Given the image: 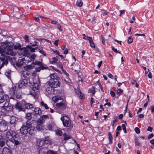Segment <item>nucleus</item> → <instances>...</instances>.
Returning <instances> with one entry per match:
<instances>
[{
    "instance_id": "nucleus-1",
    "label": "nucleus",
    "mask_w": 154,
    "mask_h": 154,
    "mask_svg": "<svg viewBox=\"0 0 154 154\" xmlns=\"http://www.w3.org/2000/svg\"><path fill=\"white\" fill-rule=\"evenodd\" d=\"M0 53L2 57H0V68H2L4 65H7L8 63L9 57L6 55V54L13 56H15L16 54V53L13 51V47L9 45L6 46L3 52H0Z\"/></svg>"
},
{
    "instance_id": "nucleus-2",
    "label": "nucleus",
    "mask_w": 154,
    "mask_h": 154,
    "mask_svg": "<svg viewBox=\"0 0 154 154\" xmlns=\"http://www.w3.org/2000/svg\"><path fill=\"white\" fill-rule=\"evenodd\" d=\"M52 99L55 102H58L56 104L57 109L62 111L66 109V105L65 101L62 100L61 97L58 96L54 97Z\"/></svg>"
},
{
    "instance_id": "nucleus-3",
    "label": "nucleus",
    "mask_w": 154,
    "mask_h": 154,
    "mask_svg": "<svg viewBox=\"0 0 154 154\" xmlns=\"http://www.w3.org/2000/svg\"><path fill=\"white\" fill-rule=\"evenodd\" d=\"M27 46L26 48H21V46L19 44H17L14 46V49H19L20 52L19 53V55L20 56H27L29 57V48H27Z\"/></svg>"
},
{
    "instance_id": "nucleus-4",
    "label": "nucleus",
    "mask_w": 154,
    "mask_h": 154,
    "mask_svg": "<svg viewBox=\"0 0 154 154\" xmlns=\"http://www.w3.org/2000/svg\"><path fill=\"white\" fill-rule=\"evenodd\" d=\"M61 120L63 122V125L64 127H73V125L71 123V121L70 119L66 116H63L60 118Z\"/></svg>"
},
{
    "instance_id": "nucleus-5",
    "label": "nucleus",
    "mask_w": 154,
    "mask_h": 154,
    "mask_svg": "<svg viewBox=\"0 0 154 154\" xmlns=\"http://www.w3.org/2000/svg\"><path fill=\"white\" fill-rule=\"evenodd\" d=\"M1 114L2 115L5 114L4 112L5 111H11L13 109V106L11 104L9 103L8 102H7L4 105L2 106Z\"/></svg>"
},
{
    "instance_id": "nucleus-6",
    "label": "nucleus",
    "mask_w": 154,
    "mask_h": 154,
    "mask_svg": "<svg viewBox=\"0 0 154 154\" xmlns=\"http://www.w3.org/2000/svg\"><path fill=\"white\" fill-rule=\"evenodd\" d=\"M16 87H14L12 88L11 93V98L15 99V98L19 99L21 98V93L20 92L17 91L15 92Z\"/></svg>"
},
{
    "instance_id": "nucleus-7",
    "label": "nucleus",
    "mask_w": 154,
    "mask_h": 154,
    "mask_svg": "<svg viewBox=\"0 0 154 154\" xmlns=\"http://www.w3.org/2000/svg\"><path fill=\"white\" fill-rule=\"evenodd\" d=\"M33 63L34 64L37 65L38 66H39V67L35 68V71L37 72L40 71L41 69H47V66L43 63L41 62L35 61L33 62Z\"/></svg>"
},
{
    "instance_id": "nucleus-8",
    "label": "nucleus",
    "mask_w": 154,
    "mask_h": 154,
    "mask_svg": "<svg viewBox=\"0 0 154 154\" xmlns=\"http://www.w3.org/2000/svg\"><path fill=\"white\" fill-rule=\"evenodd\" d=\"M27 48H29L30 52H33L36 51H38L40 53H42L44 56H46V54L45 52L42 50V47L40 46L36 47L34 48H31L30 46L27 45Z\"/></svg>"
},
{
    "instance_id": "nucleus-9",
    "label": "nucleus",
    "mask_w": 154,
    "mask_h": 154,
    "mask_svg": "<svg viewBox=\"0 0 154 154\" xmlns=\"http://www.w3.org/2000/svg\"><path fill=\"white\" fill-rule=\"evenodd\" d=\"M23 68V70L21 71V73L23 76L25 78H26L27 76L29 75L27 71L32 68V66L31 65H27L24 66Z\"/></svg>"
},
{
    "instance_id": "nucleus-10",
    "label": "nucleus",
    "mask_w": 154,
    "mask_h": 154,
    "mask_svg": "<svg viewBox=\"0 0 154 154\" xmlns=\"http://www.w3.org/2000/svg\"><path fill=\"white\" fill-rule=\"evenodd\" d=\"M8 128L7 122L3 119L0 122V131L4 132Z\"/></svg>"
},
{
    "instance_id": "nucleus-11",
    "label": "nucleus",
    "mask_w": 154,
    "mask_h": 154,
    "mask_svg": "<svg viewBox=\"0 0 154 154\" xmlns=\"http://www.w3.org/2000/svg\"><path fill=\"white\" fill-rule=\"evenodd\" d=\"M26 102L24 101H22V102H17L15 105L16 109L18 110L19 111H22L24 110L23 107L25 106Z\"/></svg>"
},
{
    "instance_id": "nucleus-12",
    "label": "nucleus",
    "mask_w": 154,
    "mask_h": 154,
    "mask_svg": "<svg viewBox=\"0 0 154 154\" xmlns=\"http://www.w3.org/2000/svg\"><path fill=\"white\" fill-rule=\"evenodd\" d=\"M59 80H55L54 81H49V85L52 88H56L59 86L60 82L58 81Z\"/></svg>"
},
{
    "instance_id": "nucleus-13",
    "label": "nucleus",
    "mask_w": 154,
    "mask_h": 154,
    "mask_svg": "<svg viewBox=\"0 0 154 154\" xmlns=\"http://www.w3.org/2000/svg\"><path fill=\"white\" fill-rule=\"evenodd\" d=\"M27 85V81L25 79L20 80L18 83V85L19 88H24Z\"/></svg>"
},
{
    "instance_id": "nucleus-14",
    "label": "nucleus",
    "mask_w": 154,
    "mask_h": 154,
    "mask_svg": "<svg viewBox=\"0 0 154 154\" xmlns=\"http://www.w3.org/2000/svg\"><path fill=\"white\" fill-rule=\"evenodd\" d=\"M0 99V104H2V106L4 105L7 102H8V100L9 97L8 95H5L4 97H1Z\"/></svg>"
},
{
    "instance_id": "nucleus-15",
    "label": "nucleus",
    "mask_w": 154,
    "mask_h": 154,
    "mask_svg": "<svg viewBox=\"0 0 154 154\" xmlns=\"http://www.w3.org/2000/svg\"><path fill=\"white\" fill-rule=\"evenodd\" d=\"M28 129L26 125H23L20 129V132L24 135L26 134L28 132Z\"/></svg>"
},
{
    "instance_id": "nucleus-16",
    "label": "nucleus",
    "mask_w": 154,
    "mask_h": 154,
    "mask_svg": "<svg viewBox=\"0 0 154 154\" xmlns=\"http://www.w3.org/2000/svg\"><path fill=\"white\" fill-rule=\"evenodd\" d=\"M8 141V140L6 137L1 136L0 137V146L2 147H3Z\"/></svg>"
},
{
    "instance_id": "nucleus-17",
    "label": "nucleus",
    "mask_w": 154,
    "mask_h": 154,
    "mask_svg": "<svg viewBox=\"0 0 154 154\" xmlns=\"http://www.w3.org/2000/svg\"><path fill=\"white\" fill-rule=\"evenodd\" d=\"M50 79L49 81H54L55 80H59V77L57 75L56 73H53L50 75Z\"/></svg>"
},
{
    "instance_id": "nucleus-18",
    "label": "nucleus",
    "mask_w": 154,
    "mask_h": 154,
    "mask_svg": "<svg viewBox=\"0 0 154 154\" xmlns=\"http://www.w3.org/2000/svg\"><path fill=\"white\" fill-rule=\"evenodd\" d=\"M2 153V154H12L11 149L6 147L3 148Z\"/></svg>"
},
{
    "instance_id": "nucleus-19",
    "label": "nucleus",
    "mask_w": 154,
    "mask_h": 154,
    "mask_svg": "<svg viewBox=\"0 0 154 154\" xmlns=\"http://www.w3.org/2000/svg\"><path fill=\"white\" fill-rule=\"evenodd\" d=\"M25 59L24 58H21L18 60L17 62L16 63L17 66L20 67L23 66L24 63Z\"/></svg>"
},
{
    "instance_id": "nucleus-20",
    "label": "nucleus",
    "mask_w": 154,
    "mask_h": 154,
    "mask_svg": "<svg viewBox=\"0 0 154 154\" xmlns=\"http://www.w3.org/2000/svg\"><path fill=\"white\" fill-rule=\"evenodd\" d=\"M6 138L8 140V141H11V140H13V137L12 136L11 134V131H8L6 133Z\"/></svg>"
},
{
    "instance_id": "nucleus-21",
    "label": "nucleus",
    "mask_w": 154,
    "mask_h": 154,
    "mask_svg": "<svg viewBox=\"0 0 154 154\" xmlns=\"http://www.w3.org/2000/svg\"><path fill=\"white\" fill-rule=\"evenodd\" d=\"M39 154H48L47 148L45 147L40 149L38 151Z\"/></svg>"
},
{
    "instance_id": "nucleus-22",
    "label": "nucleus",
    "mask_w": 154,
    "mask_h": 154,
    "mask_svg": "<svg viewBox=\"0 0 154 154\" xmlns=\"http://www.w3.org/2000/svg\"><path fill=\"white\" fill-rule=\"evenodd\" d=\"M44 140L41 139H37L36 145L38 147H41L44 145Z\"/></svg>"
},
{
    "instance_id": "nucleus-23",
    "label": "nucleus",
    "mask_w": 154,
    "mask_h": 154,
    "mask_svg": "<svg viewBox=\"0 0 154 154\" xmlns=\"http://www.w3.org/2000/svg\"><path fill=\"white\" fill-rule=\"evenodd\" d=\"M20 137L13 139V140H11V141L14 143L15 145H18L20 143Z\"/></svg>"
},
{
    "instance_id": "nucleus-24",
    "label": "nucleus",
    "mask_w": 154,
    "mask_h": 154,
    "mask_svg": "<svg viewBox=\"0 0 154 154\" xmlns=\"http://www.w3.org/2000/svg\"><path fill=\"white\" fill-rule=\"evenodd\" d=\"M64 137L63 140H67L72 138L71 136L70 135L67 134L66 133H65L63 135Z\"/></svg>"
},
{
    "instance_id": "nucleus-25",
    "label": "nucleus",
    "mask_w": 154,
    "mask_h": 154,
    "mask_svg": "<svg viewBox=\"0 0 154 154\" xmlns=\"http://www.w3.org/2000/svg\"><path fill=\"white\" fill-rule=\"evenodd\" d=\"M39 88V85L38 83H34L32 88V90L34 91H38Z\"/></svg>"
},
{
    "instance_id": "nucleus-26",
    "label": "nucleus",
    "mask_w": 154,
    "mask_h": 154,
    "mask_svg": "<svg viewBox=\"0 0 154 154\" xmlns=\"http://www.w3.org/2000/svg\"><path fill=\"white\" fill-rule=\"evenodd\" d=\"M34 105L30 103H25V107L26 109H31L34 107Z\"/></svg>"
},
{
    "instance_id": "nucleus-27",
    "label": "nucleus",
    "mask_w": 154,
    "mask_h": 154,
    "mask_svg": "<svg viewBox=\"0 0 154 154\" xmlns=\"http://www.w3.org/2000/svg\"><path fill=\"white\" fill-rule=\"evenodd\" d=\"M34 112L35 114L40 115L42 112L41 110L40 109L38 108H36L34 109Z\"/></svg>"
},
{
    "instance_id": "nucleus-28",
    "label": "nucleus",
    "mask_w": 154,
    "mask_h": 154,
    "mask_svg": "<svg viewBox=\"0 0 154 154\" xmlns=\"http://www.w3.org/2000/svg\"><path fill=\"white\" fill-rule=\"evenodd\" d=\"M52 60L50 61V64H55L56 63H57V61L58 60L57 58L56 57H52Z\"/></svg>"
},
{
    "instance_id": "nucleus-29",
    "label": "nucleus",
    "mask_w": 154,
    "mask_h": 154,
    "mask_svg": "<svg viewBox=\"0 0 154 154\" xmlns=\"http://www.w3.org/2000/svg\"><path fill=\"white\" fill-rule=\"evenodd\" d=\"M13 139L20 137L19 135L15 131H11Z\"/></svg>"
},
{
    "instance_id": "nucleus-30",
    "label": "nucleus",
    "mask_w": 154,
    "mask_h": 154,
    "mask_svg": "<svg viewBox=\"0 0 154 154\" xmlns=\"http://www.w3.org/2000/svg\"><path fill=\"white\" fill-rule=\"evenodd\" d=\"M108 136L109 144H111L112 143V140L113 139V137L110 132H109L108 133Z\"/></svg>"
},
{
    "instance_id": "nucleus-31",
    "label": "nucleus",
    "mask_w": 154,
    "mask_h": 154,
    "mask_svg": "<svg viewBox=\"0 0 154 154\" xmlns=\"http://www.w3.org/2000/svg\"><path fill=\"white\" fill-rule=\"evenodd\" d=\"M32 123L29 120H27L26 122V127L28 129L32 127Z\"/></svg>"
},
{
    "instance_id": "nucleus-32",
    "label": "nucleus",
    "mask_w": 154,
    "mask_h": 154,
    "mask_svg": "<svg viewBox=\"0 0 154 154\" xmlns=\"http://www.w3.org/2000/svg\"><path fill=\"white\" fill-rule=\"evenodd\" d=\"M6 46L5 45H0V52H3L4 49L6 48Z\"/></svg>"
},
{
    "instance_id": "nucleus-33",
    "label": "nucleus",
    "mask_w": 154,
    "mask_h": 154,
    "mask_svg": "<svg viewBox=\"0 0 154 154\" xmlns=\"http://www.w3.org/2000/svg\"><path fill=\"white\" fill-rule=\"evenodd\" d=\"M76 5L79 7H81L83 5V3L82 0H77L76 3Z\"/></svg>"
},
{
    "instance_id": "nucleus-34",
    "label": "nucleus",
    "mask_w": 154,
    "mask_h": 154,
    "mask_svg": "<svg viewBox=\"0 0 154 154\" xmlns=\"http://www.w3.org/2000/svg\"><path fill=\"white\" fill-rule=\"evenodd\" d=\"M11 71H8L5 72V75L10 79H11Z\"/></svg>"
},
{
    "instance_id": "nucleus-35",
    "label": "nucleus",
    "mask_w": 154,
    "mask_h": 154,
    "mask_svg": "<svg viewBox=\"0 0 154 154\" xmlns=\"http://www.w3.org/2000/svg\"><path fill=\"white\" fill-rule=\"evenodd\" d=\"M38 91H34V92H31V94L34 97V98L37 99L38 98V95L36 93V92Z\"/></svg>"
},
{
    "instance_id": "nucleus-36",
    "label": "nucleus",
    "mask_w": 154,
    "mask_h": 154,
    "mask_svg": "<svg viewBox=\"0 0 154 154\" xmlns=\"http://www.w3.org/2000/svg\"><path fill=\"white\" fill-rule=\"evenodd\" d=\"M90 46L92 48H94L95 47V45L92 40V38L89 41Z\"/></svg>"
},
{
    "instance_id": "nucleus-37",
    "label": "nucleus",
    "mask_w": 154,
    "mask_h": 154,
    "mask_svg": "<svg viewBox=\"0 0 154 154\" xmlns=\"http://www.w3.org/2000/svg\"><path fill=\"white\" fill-rule=\"evenodd\" d=\"M36 128L38 131H40L42 129V125L41 124H38L36 127Z\"/></svg>"
},
{
    "instance_id": "nucleus-38",
    "label": "nucleus",
    "mask_w": 154,
    "mask_h": 154,
    "mask_svg": "<svg viewBox=\"0 0 154 154\" xmlns=\"http://www.w3.org/2000/svg\"><path fill=\"white\" fill-rule=\"evenodd\" d=\"M56 64L57 67L60 69H61L63 67V65L61 62L59 61Z\"/></svg>"
},
{
    "instance_id": "nucleus-39",
    "label": "nucleus",
    "mask_w": 154,
    "mask_h": 154,
    "mask_svg": "<svg viewBox=\"0 0 154 154\" xmlns=\"http://www.w3.org/2000/svg\"><path fill=\"white\" fill-rule=\"evenodd\" d=\"M5 95H7L6 94H5V92L3 90L1 89L0 90V97H4Z\"/></svg>"
},
{
    "instance_id": "nucleus-40",
    "label": "nucleus",
    "mask_w": 154,
    "mask_h": 154,
    "mask_svg": "<svg viewBox=\"0 0 154 154\" xmlns=\"http://www.w3.org/2000/svg\"><path fill=\"white\" fill-rule=\"evenodd\" d=\"M95 88L93 86H92V88L89 89L88 91L90 93H92L93 95L95 92Z\"/></svg>"
},
{
    "instance_id": "nucleus-41",
    "label": "nucleus",
    "mask_w": 154,
    "mask_h": 154,
    "mask_svg": "<svg viewBox=\"0 0 154 154\" xmlns=\"http://www.w3.org/2000/svg\"><path fill=\"white\" fill-rule=\"evenodd\" d=\"M82 35L83 36V39H88L89 41L92 38L91 37H88L86 36L84 34H83Z\"/></svg>"
},
{
    "instance_id": "nucleus-42",
    "label": "nucleus",
    "mask_w": 154,
    "mask_h": 154,
    "mask_svg": "<svg viewBox=\"0 0 154 154\" xmlns=\"http://www.w3.org/2000/svg\"><path fill=\"white\" fill-rule=\"evenodd\" d=\"M112 50L115 53L119 54H121V51H117L116 49L114 47L112 46H111Z\"/></svg>"
},
{
    "instance_id": "nucleus-43",
    "label": "nucleus",
    "mask_w": 154,
    "mask_h": 154,
    "mask_svg": "<svg viewBox=\"0 0 154 154\" xmlns=\"http://www.w3.org/2000/svg\"><path fill=\"white\" fill-rule=\"evenodd\" d=\"M41 105L44 107L46 109H48V105L44 103L43 101H41L40 103Z\"/></svg>"
},
{
    "instance_id": "nucleus-44",
    "label": "nucleus",
    "mask_w": 154,
    "mask_h": 154,
    "mask_svg": "<svg viewBox=\"0 0 154 154\" xmlns=\"http://www.w3.org/2000/svg\"><path fill=\"white\" fill-rule=\"evenodd\" d=\"M45 122L44 119H40L38 120V123H39V124H42L44 123Z\"/></svg>"
},
{
    "instance_id": "nucleus-45",
    "label": "nucleus",
    "mask_w": 154,
    "mask_h": 154,
    "mask_svg": "<svg viewBox=\"0 0 154 154\" xmlns=\"http://www.w3.org/2000/svg\"><path fill=\"white\" fill-rule=\"evenodd\" d=\"M26 118L28 120H30L32 118L31 114L30 113H28L26 115Z\"/></svg>"
},
{
    "instance_id": "nucleus-46",
    "label": "nucleus",
    "mask_w": 154,
    "mask_h": 154,
    "mask_svg": "<svg viewBox=\"0 0 154 154\" xmlns=\"http://www.w3.org/2000/svg\"><path fill=\"white\" fill-rule=\"evenodd\" d=\"M37 43L36 42H34L33 43H31L30 45H28V46H30L31 48H32V46H37V47H39V46L37 45Z\"/></svg>"
},
{
    "instance_id": "nucleus-47",
    "label": "nucleus",
    "mask_w": 154,
    "mask_h": 154,
    "mask_svg": "<svg viewBox=\"0 0 154 154\" xmlns=\"http://www.w3.org/2000/svg\"><path fill=\"white\" fill-rule=\"evenodd\" d=\"M133 41V39L131 36H130L128 38V44L131 43Z\"/></svg>"
},
{
    "instance_id": "nucleus-48",
    "label": "nucleus",
    "mask_w": 154,
    "mask_h": 154,
    "mask_svg": "<svg viewBox=\"0 0 154 154\" xmlns=\"http://www.w3.org/2000/svg\"><path fill=\"white\" fill-rule=\"evenodd\" d=\"M56 134L59 136H62V131L60 130H57L56 132Z\"/></svg>"
},
{
    "instance_id": "nucleus-49",
    "label": "nucleus",
    "mask_w": 154,
    "mask_h": 154,
    "mask_svg": "<svg viewBox=\"0 0 154 154\" xmlns=\"http://www.w3.org/2000/svg\"><path fill=\"white\" fill-rule=\"evenodd\" d=\"M135 143L136 145H137L139 146H141V143H140L138 140H137L136 139H135Z\"/></svg>"
},
{
    "instance_id": "nucleus-50",
    "label": "nucleus",
    "mask_w": 154,
    "mask_h": 154,
    "mask_svg": "<svg viewBox=\"0 0 154 154\" xmlns=\"http://www.w3.org/2000/svg\"><path fill=\"white\" fill-rule=\"evenodd\" d=\"M79 96L81 98V99H84L85 98V95L82 92L79 94Z\"/></svg>"
},
{
    "instance_id": "nucleus-51",
    "label": "nucleus",
    "mask_w": 154,
    "mask_h": 154,
    "mask_svg": "<svg viewBox=\"0 0 154 154\" xmlns=\"http://www.w3.org/2000/svg\"><path fill=\"white\" fill-rule=\"evenodd\" d=\"M44 140V145L45 144H47L48 143V137L45 138V139L43 140Z\"/></svg>"
},
{
    "instance_id": "nucleus-52",
    "label": "nucleus",
    "mask_w": 154,
    "mask_h": 154,
    "mask_svg": "<svg viewBox=\"0 0 154 154\" xmlns=\"http://www.w3.org/2000/svg\"><path fill=\"white\" fill-rule=\"evenodd\" d=\"M123 92V91L122 89L119 88V89L117 91V94H121Z\"/></svg>"
},
{
    "instance_id": "nucleus-53",
    "label": "nucleus",
    "mask_w": 154,
    "mask_h": 154,
    "mask_svg": "<svg viewBox=\"0 0 154 154\" xmlns=\"http://www.w3.org/2000/svg\"><path fill=\"white\" fill-rule=\"evenodd\" d=\"M134 131L137 134H138L140 133V130L138 127H136L134 128Z\"/></svg>"
},
{
    "instance_id": "nucleus-54",
    "label": "nucleus",
    "mask_w": 154,
    "mask_h": 154,
    "mask_svg": "<svg viewBox=\"0 0 154 154\" xmlns=\"http://www.w3.org/2000/svg\"><path fill=\"white\" fill-rule=\"evenodd\" d=\"M49 154H57V152L53 150H49Z\"/></svg>"
},
{
    "instance_id": "nucleus-55",
    "label": "nucleus",
    "mask_w": 154,
    "mask_h": 154,
    "mask_svg": "<svg viewBox=\"0 0 154 154\" xmlns=\"http://www.w3.org/2000/svg\"><path fill=\"white\" fill-rule=\"evenodd\" d=\"M29 57H28L27 56H25V57H31V58H32V59H34L35 57V54H33L32 55H31L30 54V52H29Z\"/></svg>"
},
{
    "instance_id": "nucleus-56",
    "label": "nucleus",
    "mask_w": 154,
    "mask_h": 154,
    "mask_svg": "<svg viewBox=\"0 0 154 154\" xmlns=\"http://www.w3.org/2000/svg\"><path fill=\"white\" fill-rule=\"evenodd\" d=\"M123 130L124 131V132L125 133H126L127 132L126 127L125 126V125L124 124H122V126Z\"/></svg>"
},
{
    "instance_id": "nucleus-57",
    "label": "nucleus",
    "mask_w": 154,
    "mask_h": 154,
    "mask_svg": "<svg viewBox=\"0 0 154 154\" xmlns=\"http://www.w3.org/2000/svg\"><path fill=\"white\" fill-rule=\"evenodd\" d=\"M34 131L33 129H30L29 130V133L31 135H32L34 133Z\"/></svg>"
},
{
    "instance_id": "nucleus-58",
    "label": "nucleus",
    "mask_w": 154,
    "mask_h": 154,
    "mask_svg": "<svg viewBox=\"0 0 154 154\" xmlns=\"http://www.w3.org/2000/svg\"><path fill=\"white\" fill-rule=\"evenodd\" d=\"M50 49H51L54 52V53L55 54H56L58 55H59V54H60V53H59V52L57 50H53V49H51V48H50Z\"/></svg>"
},
{
    "instance_id": "nucleus-59",
    "label": "nucleus",
    "mask_w": 154,
    "mask_h": 154,
    "mask_svg": "<svg viewBox=\"0 0 154 154\" xmlns=\"http://www.w3.org/2000/svg\"><path fill=\"white\" fill-rule=\"evenodd\" d=\"M29 37L26 35H25L24 37V38L26 40V42H29Z\"/></svg>"
},
{
    "instance_id": "nucleus-60",
    "label": "nucleus",
    "mask_w": 154,
    "mask_h": 154,
    "mask_svg": "<svg viewBox=\"0 0 154 154\" xmlns=\"http://www.w3.org/2000/svg\"><path fill=\"white\" fill-rule=\"evenodd\" d=\"M110 94L111 96L112 97H113L115 96V93L112 91H110Z\"/></svg>"
},
{
    "instance_id": "nucleus-61",
    "label": "nucleus",
    "mask_w": 154,
    "mask_h": 154,
    "mask_svg": "<svg viewBox=\"0 0 154 154\" xmlns=\"http://www.w3.org/2000/svg\"><path fill=\"white\" fill-rule=\"evenodd\" d=\"M15 120L13 118L11 119V121L10 122V123L11 124H12L15 123Z\"/></svg>"
},
{
    "instance_id": "nucleus-62",
    "label": "nucleus",
    "mask_w": 154,
    "mask_h": 154,
    "mask_svg": "<svg viewBox=\"0 0 154 154\" xmlns=\"http://www.w3.org/2000/svg\"><path fill=\"white\" fill-rule=\"evenodd\" d=\"M152 128L151 127L149 126L147 129V131L150 132H152Z\"/></svg>"
},
{
    "instance_id": "nucleus-63",
    "label": "nucleus",
    "mask_w": 154,
    "mask_h": 154,
    "mask_svg": "<svg viewBox=\"0 0 154 154\" xmlns=\"http://www.w3.org/2000/svg\"><path fill=\"white\" fill-rule=\"evenodd\" d=\"M81 92L79 90H76L75 91V93L77 95L79 96V94L81 93Z\"/></svg>"
},
{
    "instance_id": "nucleus-64",
    "label": "nucleus",
    "mask_w": 154,
    "mask_h": 154,
    "mask_svg": "<svg viewBox=\"0 0 154 154\" xmlns=\"http://www.w3.org/2000/svg\"><path fill=\"white\" fill-rule=\"evenodd\" d=\"M150 109L151 110V112L154 113V106L152 105L150 106Z\"/></svg>"
}]
</instances>
